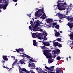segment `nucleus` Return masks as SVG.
I'll return each mask as SVG.
<instances>
[{"label":"nucleus","mask_w":73,"mask_h":73,"mask_svg":"<svg viewBox=\"0 0 73 73\" xmlns=\"http://www.w3.org/2000/svg\"><path fill=\"white\" fill-rule=\"evenodd\" d=\"M55 66H53L52 67H51L49 68V70L50 71H53V70H53V69H54V67Z\"/></svg>","instance_id":"5701e85b"},{"label":"nucleus","mask_w":73,"mask_h":73,"mask_svg":"<svg viewBox=\"0 0 73 73\" xmlns=\"http://www.w3.org/2000/svg\"><path fill=\"white\" fill-rule=\"evenodd\" d=\"M51 54H48L46 55V56H47V57L48 58H49V59H50L51 60H52V58H51Z\"/></svg>","instance_id":"a878e982"},{"label":"nucleus","mask_w":73,"mask_h":73,"mask_svg":"<svg viewBox=\"0 0 73 73\" xmlns=\"http://www.w3.org/2000/svg\"><path fill=\"white\" fill-rule=\"evenodd\" d=\"M15 64L14 63V62L12 64V67L13 68V66H15Z\"/></svg>","instance_id":"a18cd8bd"},{"label":"nucleus","mask_w":73,"mask_h":73,"mask_svg":"<svg viewBox=\"0 0 73 73\" xmlns=\"http://www.w3.org/2000/svg\"><path fill=\"white\" fill-rule=\"evenodd\" d=\"M70 20H71V21H73V18H72L71 17L70 18V19H69Z\"/></svg>","instance_id":"3c124183"},{"label":"nucleus","mask_w":73,"mask_h":73,"mask_svg":"<svg viewBox=\"0 0 73 73\" xmlns=\"http://www.w3.org/2000/svg\"><path fill=\"white\" fill-rule=\"evenodd\" d=\"M57 41H61V39H60L59 38H58L56 39Z\"/></svg>","instance_id":"e433bc0d"},{"label":"nucleus","mask_w":73,"mask_h":73,"mask_svg":"<svg viewBox=\"0 0 73 73\" xmlns=\"http://www.w3.org/2000/svg\"><path fill=\"white\" fill-rule=\"evenodd\" d=\"M54 31H55V36H57V37L59 36H60V33L58 32L56 30H54Z\"/></svg>","instance_id":"1a4fd4ad"},{"label":"nucleus","mask_w":73,"mask_h":73,"mask_svg":"<svg viewBox=\"0 0 73 73\" xmlns=\"http://www.w3.org/2000/svg\"><path fill=\"white\" fill-rule=\"evenodd\" d=\"M11 57H12L13 58H14V60H15V57L13 56H11Z\"/></svg>","instance_id":"de8ad7c7"},{"label":"nucleus","mask_w":73,"mask_h":73,"mask_svg":"<svg viewBox=\"0 0 73 73\" xmlns=\"http://www.w3.org/2000/svg\"><path fill=\"white\" fill-rule=\"evenodd\" d=\"M3 0H0V3H2V1Z\"/></svg>","instance_id":"4d7b16f0"},{"label":"nucleus","mask_w":73,"mask_h":73,"mask_svg":"<svg viewBox=\"0 0 73 73\" xmlns=\"http://www.w3.org/2000/svg\"><path fill=\"white\" fill-rule=\"evenodd\" d=\"M18 61V60L17 59H16V60L14 62V64H16V63Z\"/></svg>","instance_id":"4c0bfd02"},{"label":"nucleus","mask_w":73,"mask_h":73,"mask_svg":"<svg viewBox=\"0 0 73 73\" xmlns=\"http://www.w3.org/2000/svg\"><path fill=\"white\" fill-rule=\"evenodd\" d=\"M56 59H57V60H61V57H60V56H58L56 58Z\"/></svg>","instance_id":"72a5a7b5"},{"label":"nucleus","mask_w":73,"mask_h":73,"mask_svg":"<svg viewBox=\"0 0 73 73\" xmlns=\"http://www.w3.org/2000/svg\"><path fill=\"white\" fill-rule=\"evenodd\" d=\"M44 16H46H46L45 15V13L43 14V15L41 17H44Z\"/></svg>","instance_id":"58836bf2"},{"label":"nucleus","mask_w":73,"mask_h":73,"mask_svg":"<svg viewBox=\"0 0 73 73\" xmlns=\"http://www.w3.org/2000/svg\"><path fill=\"white\" fill-rule=\"evenodd\" d=\"M42 39H43L44 40L46 41V40H48V38H46V37H44L43 38H42Z\"/></svg>","instance_id":"473e14b6"},{"label":"nucleus","mask_w":73,"mask_h":73,"mask_svg":"<svg viewBox=\"0 0 73 73\" xmlns=\"http://www.w3.org/2000/svg\"><path fill=\"white\" fill-rule=\"evenodd\" d=\"M5 3H8V2H7V1H5Z\"/></svg>","instance_id":"774afa93"},{"label":"nucleus","mask_w":73,"mask_h":73,"mask_svg":"<svg viewBox=\"0 0 73 73\" xmlns=\"http://www.w3.org/2000/svg\"><path fill=\"white\" fill-rule=\"evenodd\" d=\"M67 11H70V10H71V9L69 7H68V8L67 9Z\"/></svg>","instance_id":"a19ab883"},{"label":"nucleus","mask_w":73,"mask_h":73,"mask_svg":"<svg viewBox=\"0 0 73 73\" xmlns=\"http://www.w3.org/2000/svg\"><path fill=\"white\" fill-rule=\"evenodd\" d=\"M30 72H31V73H35V72H34L32 70H30Z\"/></svg>","instance_id":"49530a36"},{"label":"nucleus","mask_w":73,"mask_h":73,"mask_svg":"<svg viewBox=\"0 0 73 73\" xmlns=\"http://www.w3.org/2000/svg\"><path fill=\"white\" fill-rule=\"evenodd\" d=\"M21 70L22 71L25 72V73H31V72H30V71L27 70L26 69H25L24 68H22V69H21Z\"/></svg>","instance_id":"ddd939ff"},{"label":"nucleus","mask_w":73,"mask_h":73,"mask_svg":"<svg viewBox=\"0 0 73 73\" xmlns=\"http://www.w3.org/2000/svg\"><path fill=\"white\" fill-rule=\"evenodd\" d=\"M46 20L48 23H49V24H52V22L53 21V19H52L49 18H48Z\"/></svg>","instance_id":"423d86ee"},{"label":"nucleus","mask_w":73,"mask_h":73,"mask_svg":"<svg viewBox=\"0 0 73 73\" xmlns=\"http://www.w3.org/2000/svg\"><path fill=\"white\" fill-rule=\"evenodd\" d=\"M8 3H5V5H3V9L5 10L6 9V8H7V6H8Z\"/></svg>","instance_id":"aec40b11"},{"label":"nucleus","mask_w":73,"mask_h":73,"mask_svg":"<svg viewBox=\"0 0 73 73\" xmlns=\"http://www.w3.org/2000/svg\"><path fill=\"white\" fill-rule=\"evenodd\" d=\"M4 4H2L1 5H0V9H2L3 8V7L4 6Z\"/></svg>","instance_id":"7c9ffc66"},{"label":"nucleus","mask_w":73,"mask_h":73,"mask_svg":"<svg viewBox=\"0 0 73 73\" xmlns=\"http://www.w3.org/2000/svg\"><path fill=\"white\" fill-rule=\"evenodd\" d=\"M58 16H60V17H62L61 18H60V19H62V18H66V17H67V16H66V15H65V14L63 15L61 14H58Z\"/></svg>","instance_id":"6e6552de"},{"label":"nucleus","mask_w":73,"mask_h":73,"mask_svg":"<svg viewBox=\"0 0 73 73\" xmlns=\"http://www.w3.org/2000/svg\"><path fill=\"white\" fill-rule=\"evenodd\" d=\"M27 16H29V17H31V15H29V14H28L27 15Z\"/></svg>","instance_id":"bf43d9fd"},{"label":"nucleus","mask_w":73,"mask_h":73,"mask_svg":"<svg viewBox=\"0 0 73 73\" xmlns=\"http://www.w3.org/2000/svg\"><path fill=\"white\" fill-rule=\"evenodd\" d=\"M67 25L69 26L70 28H72L73 27V23H69L67 24Z\"/></svg>","instance_id":"9b49d317"},{"label":"nucleus","mask_w":73,"mask_h":73,"mask_svg":"<svg viewBox=\"0 0 73 73\" xmlns=\"http://www.w3.org/2000/svg\"><path fill=\"white\" fill-rule=\"evenodd\" d=\"M42 9H39L38 11H36L37 13H39V12H42V13H44V6L42 7Z\"/></svg>","instance_id":"20e7f679"},{"label":"nucleus","mask_w":73,"mask_h":73,"mask_svg":"<svg viewBox=\"0 0 73 73\" xmlns=\"http://www.w3.org/2000/svg\"><path fill=\"white\" fill-rule=\"evenodd\" d=\"M58 44H59V43L58 42H55L54 43V46H58Z\"/></svg>","instance_id":"393cba45"},{"label":"nucleus","mask_w":73,"mask_h":73,"mask_svg":"<svg viewBox=\"0 0 73 73\" xmlns=\"http://www.w3.org/2000/svg\"><path fill=\"white\" fill-rule=\"evenodd\" d=\"M36 25H40V24H41V22H40L39 20H37V21L36 22Z\"/></svg>","instance_id":"4be33fe9"},{"label":"nucleus","mask_w":73,"mask_h":73,"mask_svg":"<svg viewBox=\"0 0 73 73\" xmlns=\"http://www.w3.org/2000/svg\"><path fill=\"white\" fill-rule=\"evenodd\" d=\"M64 5H66V3H65V2H64Z\"/></svg>","instance_id":"e2e57ef3"},{"label":"nucleus","mask_w":73,"mask_h":73,"mask_svg":"<svg viewBox=\"0 0 73 73\" xmlns=\"http://www.w3.org/2000/svg\"><path fill=\"white\" fill-rule=\"evenodd\" d=\"M67 17V19H70V20L71 17L68 16V17Z\"/></svg>","instance_id":"ea45409f"},{"label":"nucleus","mask_w":73,"mask_h":73,"mask_svg":"<svg viewBox=\"0 0 73 73\" xmlns=\"http://www.w3.org/2000/svg\"><path fill=\"white\" fill-rule=\"evenodd\" d=\"M61 21L62 22V21H61V20H59V23H61Z\"/></svg>","instance_id":"680f3d73"},{"label":"nucleus","mask_w":73,"mask_h":73,"mask_svg":"<svg viewBox=\"0 0 73 73\" xmlns=\"http://www.w3.org/2000/svg\"><path fill=\"white\" fill-rule=\"evenodd\" d=\"M25 55H22V57H27V58L29 59H30V58H32L31 57H30V56H29L27 55L24 54Z\"/></svg>","instance_id":"dca6fc26"},{"label":"nucleus","mask_w":73,"mask_h":73,"mask_svg":"<svg viewBox=\"0 0 73 73\" xmlns=\"http://www.w3.org/2000/svg\"><path fill=\"white\" fill-rule=\"evenodd\" d=\"M55 28H56V29H58H58H59V28H60V27L59 26V25H56V26H55Z\"/></svg>","instance_id":"2f4dec72"},{"label":"nucleus","mask_w":73,"mask_h":73,"mask_svg":"<svg viewBox=\"0 0 73 73\" xmlns=\"http://www.w3.org/2000/svg\"><path fill=\"white\" fill-rule=\"evenodd\" d=\"M30 61L29 62V63H31L32 62H34V60H33V58L30 59Z\"/></svg>","instance_id":"c756f323"},{"label":"nucleus","mask_w":73,"mask_h":73,"mask_svg":"<svg viewBox=\"0 0 73 73\" xmlns=\"http://www.w3.org/2000/svg\"><path fill=\"white\" fill-rule=\"evenodd\" d=\"M42 15V13H35V15L36 17H38L39 16V17L41 16Z\"/></svg>","instance_id":"4468645a"},{"label":"nucleus","mask_w":73,"mask_h":73,"mask_svg":"<svg viewBox=\"0 0 73 73\" xmlns=\"http://www.w3.org/2000/svg\"><path fill=\"white\" fill-rule=\"evenodd\" d=\"M58 46L59 48H61V47L62 46V45L59 44H58Z\"/></svg>","instance_id":"c9c22d12"},{"label":"nucleus","mask_w":73,"mask_h":73,"mask_svg":"<svg viewBox=\"0 0 73 73\" xmlns=\"http://www.w3.org/2000/svg\"><path fill=\"white\" fill-rule=\"evenodd\" d=\"M32 36L33 38H36V36L38 39L41 40L42 37V34L41 33H38L37 34L36 33H33Z\"/></svg>","instance_id":"f257e3e1"},{"label":"nucleus","mask_w":73,"mask_h":73,"mask_svg":"<svg viewBox=\"0 0 73 73\" xmlns=\"http://www.w3.org/2000/svg\"><path fill=\"white\" fill-rule=\"evenodd\" d=\"M42 45H44L45 46H49V43L48 42H43Z\"/></svg>","instance_id":"0eeeda50"},{"label":"nucleus","mask_w":73,"mask_h":73,"mask_svg":"<svg viewBox=\"0 0 73 73\" xmlns=\"http://www.w3.org/2000/svg\"><path fill=\"white\" fill-rule=\"evenodd\" d=\"M41 18H42V19H45L46 18V17H41Z\"/></svg>","instance_id":"603ef678"},{"label":"nucleus","mask_w":73,"mask_h":73,"mask_svg":"<svg viewBox=\"0 0 73 73\" xmlns=\"http://www.w3.org/2000/svg\"><path fill=\"white\" fill-rule=\"evenodd\" d=\"M56 57V55H55V56H53L54 58H55V57Z\"/></svg>","instance_id":"338daca9"},{"label":"nucleus","mask_w":73,"mask_h":73,"mask_svg":"<svg viewBox=\"0 0 73 73\" xmlns=\"http://www.w3.org/2000/svg\"><path fill=\"white\" fill-rule=\"evenodd\" d=\"M60 3V2L57 1V3H58L57 6L58 9H59V10H60V11L65 10V9H66V8L64 7V5H60V4H61V3Z\"/></svg>","instance_id":"f03ea898"},{"label":"nucleus","mask_w":73,"mask_h":73,"mask_svg":"<svg viewBox=\"0 0 73 73\" xmlns=\"http://www.w3.org/2000/svg\"><path fill=\"white\" fill-rule=\"evenodd\" d=\"M42 36H43H43H44V37H46V36H47L48 35V33H43V34H42Z\"/></svg>","instance_id":"cd10ccee"},{"label":"nucleus","mask_w":73,"mask_h":73,"mask_svg":"<svg viewBox=\"0 0 73 73\" xmlns=\"http://www.w3.org/2000/svg\"><path fill=\"white\" fill-rule=\"evenodd\" d=\"M64 3H61V4H62V5H64Z\"/></svg>","instance_id":"69168bd1"},{"label":"nucleus","mask_w":73,"mask_h":73,"mask_svg":"<svg viewBox=\"0 0 73 73\" xmlns=\"http://www.w3.org/2000/svg\"><path fill=\"white\" fill-rule=\"evenodd\" d=\"M44 54L45 56H46L48 54H50V53H49V51H48V50H46L44 51Z\"/></svg>","instance_id":"39448f33"},{"label":"nucleus","mask_w":73,"mask_h":73,"mask_svg":"<svg viewBox=\"0 0 73 73\" xmlns=\"http://www.w3.org/2000/svg\"><path fill=\"white\" fill-rule=\"evenodd\" d=\"M33 22H32V21H30V24H33Z\"/></svg>","instance_id":"6e6d98bb"},{"label":"nucleus","mask_w":73,"mask_h":73,"mask_svg":"<svg viewBox=\"0 0 73 73\" xmlns=\"http://www.w3.org/2000/svg\"><path fill=\"white\" fill-rule=\"evenodd\" d=\"M70 39L72 40H73V33L70 34L69 35Z\"/></svg>","instance_id":"412c9836"},{"label":"nucleus","mask_w":73,"mask_h":73,"mask_svg":"<svg viewBox=\"0 0 73 73\" xmlns=\"http://www.w3.org/2000/svg\"><path fill=\"white\" fill-rule=\"evenodd\" d=\"M39 42H42V43H43V42L42 41H39Z\"/></svg>","instance_id":"0e129e2a"},{"label":"nucleus","mask_w":73,"mask_h":73,"mask_svg":"<svg viewBox=\"0 0 73 73\" xmlns=\"http://www.w3.org/2000/svg\"><path fill=\"white\" fill-rule=\"evenodd\" d=\"M28 66L29 67H32V68H31V69H35V65L34 63H32L31 64L29 63Z\"/></svg>","instance_id":"7ed1b4c3"},{"label":"nucleus","mask_w":73,"mask_h":73,"mask_svg":"<svg viewBox=\"0 0 73 73\" xmlns=\"http://www.w3.org/2000/svg\"><path fill=\"white\" fill-rule=\"evenodd\" d=\"M48 53H49L50 52H51V50H48Z\"/></svg>","instance_id":"13d9d810"},{"label":"nucleus","mask_w":73,"mask_h":73,"mask_svg":"<svg viewBox=\"0 0 73 73\" xmlns=\"http://www.w3.org/2000/svg\"><path fill=\"white\" fill-rule=\"evenodd\" d=\"M14 2H17V0H13Z\"/></svg>","instance_id":"5fc2aeb1"},{"label":"nucleus","mask_w":73,"mask_h":73,"mask_svg":"<svg viewBox=\"0 0 73 73\" xmlns=\"http://www.w3.org/2000/svg\"><path fill=\"white\" fill-rule=\"evenodd\" d=\"M38 31H40V32H42L43 30L41 28L39 29H38Z\"/></svg>","instance_id":"f704fd0d"},{"label":"nucleus","mask_w":73,"mask_h":73,"mask_svg":"<svg viewBox=\"0 0 73 73\" xmlns=\"http://www.w3.org/2000/svg\"><path fill=\"white\" fill-rule=\"evenodd\" d=\"M29 29H32V26H30L29 27Z\"/></svg>","instance_id":"8fccbe9b"},{"label":"nucleus","mask_w":73,"mask_h":73,"mask_svg":"<svg viewBox=\"0 0 73 73\" xmlns=\"http://www.w3.org/2000/svg\"><path fill=\"white\" fill-rule=\"evenodd\" d=\"M56 70L57 71L56 72V73H60L61 72V68H56Z\"/></svg>","instance_id":"a211bd4d"},{"label":"nucleus","mask_w":73,"mask_h":73,"mask_svg":"<svg viewBox=\"0 0 73 73\" xmlns=\"http://www.w3.org/2000/svg\"><path fill=\"white\" fill-rule=\"evenodd\" d=\"M53 62V60H50V59H48V62L49 64H51L52 62Z\"/></svg>","instance_id":"c85d7f7f"},{"label":"nucleus","mask_w":73,"mask_h":73,"mask_svg":"<svg viewBox=\"0 0 73 73\" xmlns=\"http://www.w3.org/2000/svg\"><path fill=\"white\" fill-rule=\"evenodd\" d=\"M45 68H46V69L48 70H49L50 69L47 66H45Z\"/></svg>","instance_id":"79ce46f5"},{"label":"nucleus","mask_w":73,"mask_h":73,"mask_svg":"<svg viewBox=\"0 0 73 73\" xmlns=\"http://www.w3.org/2000/svg\"><path fill=\"white\" fill-rule=\"evenodd\" d=\"M37 25H35L34 26V28L36 29V28H37Z\"/></svg>","instance_id":"37998d69"},{"label":"nucleus","mask_w":73,"mask_h":73,"mask_svg":"<svg viewBox=\"0 0 73 73\" xmlns=\"http://www.w3.org/2000/svg\"><path fill=\"white\" fill-rule=\"evenodd\" d=\"M56 23H54L52 25L53 26H55V25H56Z\"/></svg>","instance_id":"c03bdc74"},{"label":"nucleus","mask_w":73,"mask_h":73,"mask_svg":"<svg viewBox=\"0 0 73 73\" xmlns=\"http://www.w3.org/2000/svg\"><path fill=\"white\" fill-rule=\"evenodd\" d=\"M59 53H60V50L58 49H57L56 50V53L57 54H59Z\"/></svg>","instance_id":"b1692460"},{"label":"nucleus","mask_w":73,"mask_h":73,"mask_svg":"<svg viewBox=\"0 0 73 73\" xmlns=\"http://www.w3.org/2000/svg\"><path fill=\"white\" fill-rule=\"evenodd\" d=\"M36 69L37 70H38V73H42V72H44V71H43V70L41 69V68H38V67H37L36 68Z\"/></svg>","instance_id":"9d476101"},{"label":"nucleus","mask_w":73,"mask_h":73,"mask_svg":"<svg viewBox=\"0 0 73 73\" xmlns=\"http://www.w3.org/2000/svg\"><path fill=\"white\" fill-rule=\"evenodd\" d=\"M34 26H35L34 25H33L32 26V28H34Z\"/></svg>","instance_id":"052dcab7"},{"label":"nucleus","mask_w":73,"mask_h":73,"mask_svg":"<svg viewBox=\"0 0 73 73\" xmlns=\"http://www.w3.org/2000/svg\"><path fill=\"white\" fill-rule=\"evenodd\" d=\"M70 58H71V57L70 56L69 58H66L67 60H68V58H70Z\"/></svg>","instance_id":"09e8293b"},{"label":"nucleus","mask_w":73,"mask_h":73,"mask_svg":"<svg viewBox=\"0 0 73 73\" xmlns=\"http://www.w3.org/2000/svg\"><path fill=\"white\" fill-rule=\"evenodd\" d=\"M19 62H20L21 64H24V65H25V60L22 59L20 60L19 61Z\"/></svg>","instance_id":"f8f14e48"},{"label":"nucleus","mask_w":73,"mask_h":73,"mask_svg":"<svg viewBox=\"0 0 73 73\" xmlns=\"http://www.w3.org/2000/svg\"><path fill=\"white\" fill-rule=\"evenodd\" d=\"M33 44L34 46H37V42H36V40H33Z\"/></svg>","instance_id":"6ab92c4d"},{"label":"nucleus","mask_w":73,"mask_h":73,"mask_svg":"<svg viewBox=\"0 0 73 73\" xmlns=\"http://www.w3.org/2000/svg\"><path fill=\"white\" fill-rule=\"evenodd\" d=\"M15 50L17 52H23L24 50V49H22L21 48L20 49V48H19V49H15Z\"/></svg>","instance_id":"f3484780"},{"label":"nucleus","mask_w":73,"mask_h":73,"mask_svg":"<svg viewBox=\"0 0 73 73\" xmlns=\"http://www.w3.org/2000/svg\"><path fill=\"white\" fill-rule=\"evenodd\" d=\"M7 56L3 55L2 56V58H3V60H5V61H7L8 60V58H7Z\"/></svg>","instance_id":"2eb2a0df"},{"label":"nucleus","mask_w":73,"mask_h":73,"mask_svg":"<svg viewBox=\"0 0 73 73\" xmlns=\"http://www.w3.org/2000/svg\"><path fill=\"white\" fill-rule=\"evenodd\" d=\"M48 73H54V72H53V71H49L48 72Z\"/></svg>","instance_id":"864d4df0"},{"label":"nucleus","mask_w":73,"mask_h":73,"mask_svg":"<svg viewBox=\"0 0 73 73\" xmlns=\"http://www.w3.org/2000/svg\"><path fill=\"white\" fill-rule=\"evenodd\" d=\"M40 47L42 49H46V48L45 46H40Z\"/></svg>","instance_id":"bb28decb"}]
</instances>
